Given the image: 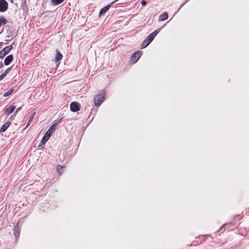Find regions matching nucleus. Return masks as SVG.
I'll use <instances>...</instances> for the list:
<instances>
[{"mask_svg": "<svg viewBox=\"0 0 249 249\" xmlns=\"http://www.w3.org/2000/svg\"><path fill=\"white\" fill-rule=\"evenodd\" d=\"M57 123H54L53 124H52L50 127V128H49V129L48 130V131L46 132L45 134H48V136L51 137L52 134L55 131V130L56 129V127L57 126Z\"/></svg>", "mask_w": 249, "mask_h": 249, "instance_id": "6e6552de", "label": "nucleus"}, {"mask_svg": "<svg viewBox=\"0 0 249 249\" xmlns=\"http://www.w3.org/2000/svg\"><path fill=\"white\" fill-rule=\"evenodd\" d=\"M106 92L104 90H101L99 94L96 95L94 98V105L98 107L104 101Z\"/></svg>", "mask_w": 249, "mask_h": 249, "instance_id": "f257e3e1", "label": "nucleus"}, {"mask_svg": "<svg viewBox=\"0 0 249 249\" xmlns=\"http://www.w3.org/2000/svg\"><path fill=\"white\" fill-rule=\"evenodd\" d=\"M35 113H36L35 112H34V113L31 115V116H30V118H29V120H28V123H27V125H26V127H27L30 125V124H31V123L32 122V121H33V119H34V116H35Z\"/></svg>", "mask_w": 249, "mask_h": 249, "instance_id": "6ab92c4d", "label": "nucleus"}, {"mask_svg": "<svg viewBox=\"0 0 249 249\" xmlns=\"http://www.w3.org/2000/svg\"><path fill=\"white\" fill-rule=\"evenodd\" d=\"M11 124L10 122H6L0 128V132H5Z\"/></svg>", "mask_w": 249, "mask_h": 249, "instance_id": "f8f14e48", "label": "nucleus"}, {"mask_svg": "<svg viewBox=\"0 0 249 249\" xmlns=\"http://www.w3.org/2000/svg\"><path fill=\"white\" fill-rule=\"evenodd\" d=\"M3 67V63L1 62V64H0V68H2Z\"/></svg>", "mask_w": 249, "mask_h": 249, "instance_id": "a878e982", "label": "nucleus"}, {"mask_svg": "<svg viewBox=\"0 0 249 249\" xmlns=\"http://www.w3.org/2000/svg\"><path fill=\"white\" fill-rule=\"evenodd\" d=\"M8 9V2L5 0H0V12H4Z\"/></svg>", "mask_w": 249, "mask_h": 249, "instance_id": "423d86ee", "label": "nucleus"}, {"mask_svg": "<svg viewBox=\"0 0 249 249\" xmlns=\"http://www.w3.org/2000/svg\"><path fill=\"white\" fill-rule=\"evenodd\" d=\"M16 109V106H10L5 110V113L7 115H9L11 114Z\"/></svg>", "mask_w": 249, "mask_h": 249, "instance_id": "9b49d317", "label": "nucleus"}, {"mask_svg": "<svg viewBox=\"0 0 249 249\" xmlns=\"http://www.w3.org/2000/svg\"><path fill=\"white\" fill-rule=\"evenodd\" d=\"M13 91H14V89H9V90H8L7 91L5 92L4 93L3 96L6 97L9 96L10 94H11L12 93Z\"/></svg>", "mask_w": 249, "mask_h": 249, "instance_id": "aec40b11", "label": "nucleus"}, {"mask_svg": "<svg viewBox=\"0 0 249 249\" xmlns=\"http://www.w3.org/2000/svg\"><path fill=\"white\" fill-rule=\"evenodd\" d=\"M118 0H115L114 1L111 2L109 4L102 8L99 12V17H101L102 15H103L106 12H107L109 9L110 7L111 6L112 4H114L116 2H117Z\"/></svg>", "mask_w": 249, "mask_h": 249, "instance_id": "20e7f679", "label": "nucleus"}, {"mask_svg": "<svg viewBox=\"0 0 249 249\" xmlns=\"http://www.w3.org/2000/svg\"><path fill=\"white\" fill-rule=\"evenodd\" d=\"M141 4L143 6H144L146 4V2L144 0H142V1H141Z\"/></svg>", "mask_w": 249, "mask_h": 249, "instance_id": "b1692460", "label": "nucleus"}, {"mask_svg": "<svg viewBox=\"0 0 249 249\" xmlns=\"http://www.w3.org/2000/svg\"><path fill=\"white\" fill-rule=\"evenodd\" d=\"M20 232V229L19 227L18 224H17L16 226H15L14 228V233L16 239H17L19 237Z\"/></svg>", "mask_w": 249, "mask_h": 249, "instance_id": "1a4fd4ad", "label": "nucleus"}, {"mask_svg": "<svg viewBox=\"0 0 249 249\" xmlns=\"http://www.w3.org/2000/svg\"><path fill=\"white\" fill-rule=\"evenodd\" d=\"M142 55V52L137 51L132 55L130 57V61L133 63H135L138 61Z\"/></svg>", "mask_w": 249, "mask_h": 249, "instance_id": "7ed1b4c3", "label": "nucleus"}, {"mask_svg": "<svg viewBox=\"0 0 249 249\" xmlns=\"http://www.w3.org/2000/svg\"><path fill=\"white\" fill-rule=\"evenodd\" d=\"M63 167L61 165H58L57 166L56 169L57 171L60 174L61 172H63Z\"/></svg>", "mask_w": 249, "mask_h": 249, "instance_id": "412c9836", "label": "nucleus"}, {"mask_svg": "<svg viewBox=\"0 0 249 249\" xmlns=\"http://www.w3.org/2000/svg\"><path fill=\"white\" fill-rule=\"evenodd\" d=\"M14 44V43H13L11 45L5 47L0 51V58H3L13 49V44Z\"/></svg>", "mask_w": 249, "mask_h": 249, "instance_id": "f03ea898", "label": "nucleus"}, {"mask_svg": "<svg viewBox=\"0 0 249 249\" xmlns=\"http://www.w3.org/2000/svg\"><path fill=\"white\" fill-rule=\"evenodd\" d=\"M62 54L59 52L57 51V53L55 57V60L56 61H59L62 59Z\"/></svg>", "mask_w": 249, "mask_h": 249, "instance_id": "dca6fc26", "label": "nucleus"}, {"mask_svg": "<svg viewBox=\"0 0 249 249\" xmlns=\"http://www.w3.org/2000/svg\"><path fill=\"white\" fill-rule=\"evenodd\" d=\"M70 106L71 111L73 112H75L80 110V105L77 102H71Z\"/></svg>", "mask_w": 249, "mask_h": 249, "instance_id": "39448f33", "label": "nucleus"}, {"mask_svg": "<svg viewBox=\"0 0 249 249\" xmlns=\"http://www.w3.org/2000/svg\"><path fill=\"white\" fill-rule=\"evenodd\" d=\"M64 0H51V2L53 5H58L62 3Z\"/></svg>", "mask_w": 249, "mask_h": 249, "instance_id": "f3484780", "label": "nucleus"}, {"mask_svg": "<svg viewBox=\"0 0 249 249\" xmlns=\"http://www.w3.org/2000/svg\"><path fill=\"white\" fill-rule=\"evenodd\" d=\"M150 43V42H149L147 39L145 38L141 45L142 48L143 49L146 48Z\"/></svg>", "mask_w": 249, "mask_h": 249, "instance_id": "a211bd4d", "label": "nucleus"}, {"mask_svg": "<svg viewBox=\"0 0 249 249\" xmlns=\"http://www.w3.org/2000/svg\"><path fill=\"white\" fill-rule=\"evenodd\" d=\"M11 69H12V67H10V68H7L5 71H4V72L3 73L4 74H5V75L6 76V75L10 72V71L11 70Z\"/></svg>", "mask_w": 249, "mask_h": 249, "instance_id": "4be33fe9", "label": "nucleus"}, {"mask_svg": "<svg viewBox=\"0 0 249 249\" xmlns=\"http://www.w3.org/2000/svg\"><path fill=\"white\" fill-rule=\"evenodd\" d=\"M160 30V29H158L155 31H154L153 33L150 34L149 35H148L146 38L147 39V41H148L149 42L151 43L154 39V38L155 37L157 34L159 33Z\"/></svg>", "mask_w": 249, "mask_h": 249, "instance_id": "0eeeda50", "label": "nucleus"}, {"mask_svg": "<svg viewBox=\"0 0 249 249\" xmlns=\"http://www.w3.org/2000/svg\"><path fill=\"white\" fill-rule=\"evenodd\" d=\"M6 77V75L3 73L0 75V81L4 79Z\"/></svg>", "mask_w": 249, "mask_h": 249, "instance_id": "5701e85b", "label": "nucleus"}, {"mask_svg": "<svg viewBox=\"0 0 249 249\" xmlns=\"http://www.w3.org/2000/svg\"><path fill=\"white\" fill-rule=\"evenodd\" d=\"M21 109V107L18 108L16 111V112H15V114H16L17 113L20 109Z\"/></svg>", "mask_w": 249, "mask_h": 249, "instance_id": "393cba45", "label": "nucleus"}, {"mask_svg": "<svg viewBox=\"0 0 249 249\" xmlns=\"http://www.w3.org/2000/svg\"><path fill=\"white\" fill-rule=\"evenodd\" d=\"M168 14L166 12H164L161 14L159 18V21H163L168 18Z\"/></svg>", "mask_w": 249, "mask_h": 249, "instance_id": "ddd939ff", "label": "nucleus"}, {"mask_svg": "<svg viewBox=\"0 0 249 249\" xmlns=\"http://www.w3.org/2000/svg\"><path fill=\"white\" fill-rule=\"evenodd\" d=\"M50 137L48 136V134H45L44 136L41 139V142L42 144H45L50 139Z\"/></svg>", "mask_w": 249, "mask_h": 249, "instance_id": "2eb2a0df", "label": "nucleus"}, {"mask_svg": "<svg viewBox=\"0 0 249 249\" xmlns=\"http://www.w3.org/2000/svg\"><path fill=\"white\" fill-rule=\"evenodd\" d=\"M13 60V54L8 55L4 60V63L5 65H9Z\"/></svg>", "mask_w": 249, "mask_h": 249, "instance_id": "9d476101", "label": "nucleus"}, {"mask_svg": "<svg viewBox=\"0 0 249 249\" xmlns=\"http://www.w3.org/2000/svg\"><path fill=\"white\" fill-rule=\"evenodd\" d=\"M7 20L3 16H0V27L2 25H5L7 23Z\"/></svg>", "mask_w": 249, "mask_h": 249, "instance_id": "4468645a", "label": "nucleus"}]
</instances>
